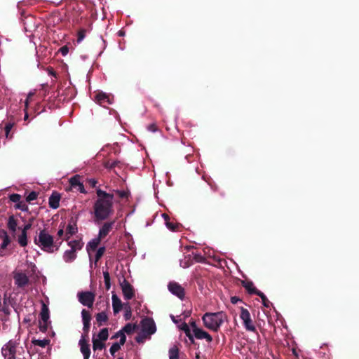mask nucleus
Masks as SVG:
<instances>
[{
	"instance_id": "nucleus-1",
	"label": "nucleus",
	"mask_w": 359,
	"mask_h": 359,
	"mask_svg": "<svg viewBox=\"0 0 359 359\" xmlns=\"http://www.w3.org/2000/svg\"><path fill=\"white\" fill-rule=\"evenodd\" d=\"M97 198L93 205L95 222L107 219L114 212V195L100 189L96 190Z\"/></svg>"
},
{
	"instance_id": "nucleus-2",
	"label": "nucleus",
	"mask_w": 359,
	"mask_h": 359,
	"mask_svg": "<svg viewBox=\"0 0 359 359\" xmlns=\"http://www.w3.org/2000/svg\"><path fill=\"white\" fill-rule=\"evenodd\" d=\"M226 319V314L223 311L207 312L202 316L204 326L210 331L215 332H218Z\"/></svg>"
},
{
	"instance_id": "nucleus-3",
	"label": "nucleus",
	"mask_w": 359,
	"mask_h": 359,
	"mask_svg": "<svg viewBox=\"0 0 359 359\" xmlns=\"http://www.w3.org/2000/svg\"><path fill=\"white\" fill-rule=\"evenodd\" d=\"M34 242L41 250L48 253H53L58 249L54 245L53 237L46 230L40 231L34 237Z\"/></svg>"
},
{
	"instance_id": "nucleus-4",
	"label": "nucleus",
	"mask_w": 359,
	"mask_h": 359,
	"mask_svg": "<svg viewBox=\"0 0 359 359\" xmlns=\"http://www.w3.org/2000/svg\"><path fill=\"white\" fill-rule=\"evenodd\" d=\"M27 264L29 269L27 272L22 270H15L13 272L14 283L18 288L27 286L29 283V276L36 273V265L32 262H27Z\"/></svg>"
},
{
	"instance_id": "nucleus-5",
	"label": "nucleus",
	"mask_w": 359,
	"mask_h": 359,
	"mask_svg": "<svg viewBox=\"0 0 359 359\" xmlns=\"http://www.w3.org/2000/svg\"><path fill=\"white\" fill-rule=\"evenodd\" d=\"M20 336L17 334L15 339L9 340L1 348V354L4 359H15L17 354H20V351H23V348L20 346Z\"/></svg>"
},
{
	"instance_id": "nucleus-6",
	"label": "nucleus",
	"mask_w": 359,
	"mask_h": 359,
	"mask_svg": "<svg viewBox=\"0 0 359 359\" xmlns=\"http://www.w3.org/2000/svg\"><path fill=\"white\" fill-rule=\"evenodd\" d=\"M141 326L142 337L139 336L136 338V341L139 343L142 341V337L151 336L156 331V324L151 318H147L142 320Z\"/></svg>"
},
{
	"instance_id": "nucleus-7",
	"label": "nucleus",
	"mask_w": 359,
	"mask_h": 359,
	"mask_svg": "<svg viewBox=\"0 0 359 359\" xmlns=\"http://www.w3.org/2000/svg\"><path fill=\"white\" fill-rule=\"evenodd\" d=\"M240 318L243 322V326L247 331L256 332V327L251 318L250 313L247 309L242 307L241 309Z\"/></svg>"
},
{
	"instance_id": "nucleus-8",
	"label": "nucleus",
	"mask_w": 359,
	"mask_h": 359,
	"mask_svg": "<svg viewBox=\"0 0 359 359\" xmlns=\"http://www.w3.org/2000/svg\"><path fill=\"white\" fill-rule=\"evenodd\" d=\"M79 302L83 306L91 308L95 301V294L92 292H79L77 294Z\"/></svg>"
},
{
	"instance_id": "nucleus-9",
	"label": "nucleus",
	"mask_w": 359,
	"mask_h": 359,
	"mask_svg": "<svg viewBox=\"0 0 359 359\" xmlns=\"http://www.w3.org/2000/svg\"><path fill=\"white\" fill-rule=\"evenodd\" d=\"M120 286L126 300L131 299L135 295V291L133 286L125 279L119 280Z\"/></svg>"
},
{
	"instance_id": "nucleus-10",
	"label": "nucleus",
	"mask_w": 359,
	"mask_h": 359,
	"mask_svg": "<svg viewBox=\"0 0 359 359\" xmlns=\"http://www.w3.org/2000/svg\"><path fill=\"white\" fill-rule=\"evenodd\" d=\"M193 327V333L195 337L198 339H205L208 342L212 341V337L206 331L196 327L195 323L191 324Z\"/></svg>"
},
{
	"instance_id": "nucleus-11",
	"label": "nucleus",
	"mask_w": 359,
	"mask_h": 359,
	"mask_svg": "<svg viewBox=\"0 0 359 359\" xmlns=\"http://www.w3.org/2000/svg\"><path fill=\"white\" fill-rule=\"evenodd\" d=\"M102 238L97 235V237L92 239L86 245V250L90 258V265L92 266V260H93V255L94 252L96 250L97 246L100 243Z\"/></svg>"
},
{
	"instance_id": "nucleus-12",
	"label": "nucleus",
	"mask_w": 359,
	"mask_h": 359,
	"mask_svg": "<svg viewBox=\"0 0 359 359\" xmlns=\"http://www.w3.org/2000/svg\"><path fill=\"white\" fill-rule=\"evenodd\" d=\"M169 291L174 295L182 299L184 297V288L176 282H170L168 285Z\"/></svg>"
},
{
	"instance_id": "nucleus-13",
	"label": "nucleus",
	"mask_w": 359,
	"mask_h": 359,
	"mask_svg": "<svg viewBox=\"0 0 359 359\" xmlns=\"http://www.w3.org/2000/svg\"><path fill=\"white\" fill-rule=\"evenodd\" d=\"M95 102L103 107L111 104L113 102V97L105 93H98L95 96Z\"/></svg>"
},
{
	"instance_id": "nucleus-14",
	"label": "nucleus",
	"mask_w": 359,
	"mask_h": 359,
	"mask_svg": "<svg viewBox=\"0 0 359 359\" xmlns=\"http://www.w3.org/2000/svg\"><path fill=\"white\" fill-rule=\"evenodd\" d=\"M71 188L81 193H85L86 190L83 183L81 182V177L76 175L71 177L69 180Z\"/></svg>"
},
{
	"instance_id": "nucleus-15",
	"label": "nucleus",
	"mask_w": 359,
	"mask_h": 359,
	"mask_svg": "<svg viewBox=\"0 0 359 359\" xmlns=\"http://www.w3.org/2000/svg\"><path fill=\"white\" fill-rule=\"evenodd\" d=\"M114 224L115 221L104 222L99 229L98 236H100V238H105L113 229Z\"/></svg>"
},
{
	"instance_id": "nucleus-16",
	"label": "nucleus",
	"mask_w": 359,
	"mask_h": 359,
	"mask_svg": "<svg viewBox=\"0 0 359 359\" xmlns=\"http://www.w3.org/2000/svg\"><path fill=\"white\" fill-rule=\"evenodd\" d=\"M111 301L113 312L116 315L124 307V304L121 302L120 298L115 293L112 294Z\"/></svg>"
},
{
	"instance_id": "nucleus-17",
	"label": "nucleus",
	"mask_w": 359,
	"mask_h": 359,
	"mask_svg": "<svg viewBox=\"0 0 359 359\" xmlns=\"http://www.w3.org/2000/svg\"><path fill=\"white\" fill-rule=\"evenodd\" d=\"M40 317H41V320L43 323V325L41 326V328L43 327L44 330H46L48 325L50 323V321H49L50 316H49L48 308L44 304H43V305H42L41 311L40 313Z\"/></svg>"
},
{
	"instance_id": "nucleus-18",
	"label": "nucleus",
	"mask_w": 359,
	"mask_h": 359,
	"mask_svg": "<svg viewBox=\"0 0 359 359\" xmlns=\"http://www.w3.org/2000/svg\"><path fill=\"white\" fill-rule=\"evenodd\" d=\"M79 345L83 359H89L90 355V349L88 344L83 339H81L79 340Z\"/></svg>"
},
{
	"instance_id": "nucleus-19",
	"label": "nucleus",
	"mask_w": 359,
	"mask_h": 359,
	"mask_svg": "<svg viewBox=\"0 0 359 359\" xmlns=\"http://www.w3.org/2000/svg\"><path fill=\"white\" fill-rule=\"evenodd\" d=\"M68 245L70 248L69 250L76 253L78 251L81 250L83 246V243L81 239L73 240L68 242Z\"/></svg>"
},
{
	"instance_id": "nucleus-20",
	"label": "nucleus",
	"mask_w": 359,
	"mask_h": 359,
	"mask_svg": "<svg viewBox=\"0 0 359 359\" xmlns=\"http://www.w3.org/2000/svg\"><path fill=\"white\" fill-rule=\"evenodd\" d=\"M77 231H78V229H77V226H76V223L74 222H70L68 224L67 227L66 229L65 239L68 240L69 236L74 235L75 233H77Z\"/></svg>"
},
{
	"instance_id": "nucleus-21",
	"label": "nucleus",
	"mask_w": 359,
	"mask_h": 359,
	"mask_svg": "<svg viewBox=\"0 0 359 359\" xmlns=\"http://www.w3.org/2000/svg\"><path fill=\"white\" fill-rule=\"evenodd\" d=\"M76 253L69 249L65 251L62 259L66 263H71L76 259Z\"/></svg>"
},
{
	"instance_id": "nucleus-22",
	"label": "nucleus",
	"mask_w": 359,
	"mask_h": 359,
	"mask_svg": "<svg viewBox=\"0 0 359 359\" xmlns=\"http://www.w3.org/2000/svg\"><path fill=\"white\" fill-rule=\"evenodd\" d=\"M0 238L2 239V243L0 245V248L1 249L4 250L7 248L11 242L10 238L6 231L2 230L0 231Z\"/></svg>"
},
{
	"instance_id": "nucleus-23",
	"label": "nucleus",
	"mask_w": 359,
	"mask_h": 359,
	"mask_svg": "<svg viewBox=\"0 0 359 359\" xmlns=\"http://www.w3.org/2000/svg\"><path fill=\"white\" fill-rule=\"evenodd\" d=\"M60 203V196L59 195H51L49 198V205L53 209H57L59 207Z\"/></svg>"
},
{
	"instance_id": "nucleus-24",
	"label": "nucleus",
	"mask_w": 359,
	"mask_h": 359,
	"mask_svg": "<svg viewBox=\"0 0 359 359\" xmlns=\"http://www.w3.org/2000/svg\"><path fill=\"white\" fill-rule=\"evenodd\" d=\"M7 225L8 228L11 231H12L13 233L15 232L18 224L15 219L13 215L9 217Z\"/></svg>"
},
{
	"instance_id": "nucleus-25",
	"label": "nucleus",
	"mask_w": 359,
	"mask_h": 359,
	"mask_svg": "<svg viewBox=\"0 0 359 359\" xmlns=\"http://www.w3.org/2000/svg\"><path fill=\"white\" fill-rule=\"evenodd\" d=\"M243 285L250 294H255V292H257V289L255 287L254 284L250 281H243Z\"/></svg>"
},
{
	"instance_id": "nucleus-26",
	"label": "nucleus",
	"mask_w": 359,
	"mask_h": 359,
	"mask_svg": "<svg viewBox=\"0 0 359 359\" xmlns=\"http://www.w3.org/2000/svg\"><path fill=\"white\" fill-rule=\"evenodd\" d=\"M105 252V247H100L98 249H96L95 252V257H94V262L95 264L98 262V260L102 257L103 254Z\"/></svg>"
},
{
	"instance_id": "nucleus-27",
	"label": "nucleus",
	"mask_w": 359,
	"mask_h": 359,
	"mask_svg": "<svg viewBox=\"0 0 359 359\" xmlns=\"http://www.w3.org/2000/svg\"><path fill=\"white\" fill-rule=\"evenodd\" d=\"M108 319L107 315L105 312H100L96 315V320L100 325L105 323Z\"/></svg>"
},
{
	"instance_id": "nucleus-28",
	"label": "nucleus",
	"mask_w": 359,
	"mask_h": 359,
	"mask_svg": "<svg viewBox=\"0 0 359 359\" xmlns=\"http://www.w3.org/2000/svg\"><path fill=\"white\" fill-rule=\"evenodd\" d=\"M104 347V344L102 341L97 339H93V348L94 350H102Z\"/></svg>"
},
{
	"instance_id": "nucleus-29",
	"label": "nucleus",
	"mask_w": 359,
	"mask_h": 359,
	"mask_svg": "<svg viewBox=\"0 0 359 359\" xmlns=\"http://www.w3.org/2000/svg\"><path fill=\"white\" fill-rule=\"evenodd\" d=\"M124 318L126 320H129L132 316L131 307L129 303L124 304Z\"/></svg>"
},
{
	"instance_id": "nucleus-30",
	"label": "nucleus",
	"mask_w": 359,
	"mask_h": 359,
	"mask_svg": "<svg viewBox=\"0 0 359 359\" xmlns=\"http://www.w3.org/2000/svg\"><path fill=\"white\" fill-rule=\"evenodd\" d=\"M18 242L22 247H25L27 245V233H21L18 236Z\"/></svg>"
},
{
	"instance_id": "nucleus-31",
	"label": "nucleus",
	"mask_w": 359,
	"mask_h": 359,
	"mask_svg": "<svg viewBox=\"0 0 359 359\" xmlns=\"http://www.w3.org/2000/svg\"><path fill=\"white\" fill-rule=\"evenodd\" d=\"M109 333L108 330L107 328L102 329L98 334H97V339H100L101 341H106L108 338Z\"/></svg>"
},
{
	"instance_id": "nucleus-32",
	"label": "nucleus",
	"mask_w": 359,
	"mask_h": 359,
	"mask_svg": "<svg viewBox=\"0 0 359 359\" xmlns=\"http://www.w3.org/2000/svg\"><path fill=\"white\" fill-rule=\"evenodd\" d=\"M170 359H179V350L176 346L172 347L169 350Z\"/></svg>"
},
{
	"instance_id": "nucleus-33",
	"label": "nucleus",
	"mask_w": 359,
	"mask_h": 359,
	"mask_svg": "<svg viewBox=\"0 0 359 359\" xmlns=\"http://www.w3.org/2000/svg\"><path fill=\"white\" fill-rule=\"evenodd\" d=\"M103 277L106 289L109 290L111 287L110 276L107 271H103Z\"/></svg>"
},
{
	"instance_id": "nucleus-34",
	"label": "nucleus",
	"mask_w": 359,
	"mask_h": 359,
	"mask_svg": "<svg viewBox=\"0 0 359 359\" xmlns=\"http://www.w3.org/2000/svg\"><path fill=\"white\" fill-rule=\"evenodd\" d=\"M121 348V344H119L118 342H115L114 343L110 348H109V351H110V353L112 355H114V354L118 351Z\"/></svg>"
},
{
	"instance_id": "nucleus-35",
	"label": "nucleus",
	"mask_w": 359,
	"mask_h": 359,
	"mask_svg": "<svg viewBox=\"0 0 359 359\" xmlns=\"http://www.w3.org/2000/svg\"><path fill=\"white\" fill-rule=\"evenodd\" d=\"M81 316L83 322H90L91 320L90 314L88 311L85 309H83L81 311Z\"/></svg>"
},
{
	"instance_id": "nucleus-36",
	"label": "nucleus",
	"mask_w": 359,
	"mask_h": 359,
	"mask_svg": "<svg viewBox=\"0 0 359 359\" xmlns=\"http://www.w3.org/2000/svg\"><path fill=\"white\" fill-rule=\"evenodd\" d=\"M135 327H136L135 325H132L130 323H128L127 325H126L124 326V327L123 328V332H125L128 334H130L135 330Z\"/></svg>"
},
{
	"instance_id": "nucleus-37",
	"label": "nucleus",
	"mask_w": 359,
	"mask_h": 359,
	"mask_svg": "<svg viewBox=\"0 0 359 359\" xmlns=\"http://www.w3.org/2000/svg\"><path fill=\"white\" fill-rule=\"evenodd\" d=\"M165 224L166 226V227L172 231H177L178 226H179V224H173L172 222H170V221L167 222H165Z\"/></svg>"
},
{
	"instance_id": "nucleus-38",
	"label": "nucleus",
	"mask_w": 359,
	"mask_h": 359,
	"mask_svg": "<svg viewBox=\"0 0 359 359\" xmlns=\"http://www.w3.org/2000/svg\"><path fill=\"white\" fill-rule=\"evenodd\" d=\"M116 337H120V341L118 343L119 344H121V346L122 345H123L125 344V342H126V337L124 334V333L122 332L121 331H119L118 333H116Z\"/></svg>"
},
{
	"instance_id": "nucleus-39",
	"label": "nucleus",
	"mask_w": 359,
	"mask_h": 359,
	"mask_svg": "<svg viewBox=\"0 0 359 359\" xmlns=\"http://www.w3.org/2000/svg\"><path fill=\"white\" fill-rule=\"evenodd\" d=\"M21 196L18 194H13L9 196V199L13 203L20 202Z\"/></svg>"
},
{
	"instance_id": "nucleus-40",
	"label": "nucleus",
	"mask_w": 359,
	"mask_h": 359,
	"mask_svg": "<svg viewBox=\"0 0 359 359\" xmlns=\"http://www.w3.org/2000/svg\"><path fill=\"white\" fill-rule=\"evenodd\" d=\"M35 94V90H32V91H30L28 95H27V97L25 102V110L26 111L27 107H28V105H29V99Z\"/></svg>"
},
{
	"instance_id": "nucleus-41",
	"label": "nucleus",
	"mask_w": 359,
	"mask_h": 359,
	"mask_svg": "<svg viewBox=\"0 0 359 359\" xmlns=\"http://www.w3.org/2000/svg\"><path fill=\"white\" fill-rule=\"evenodd\" d=\"M147 130L151 133H156L158 131V128L156 123H151L147 126Z\"/></svg>"
},
{
	"instance_id": "nucleus-42",
	"label": "nucleus",
	"mask_w": 359,
	"mask_h": 359,
	"mask_svg": "<svg viewBox=\"0 0 359 359\" xmlns=\"http://www.w3.org/2000/svg\"><path fill=\"white\" fill-rule=\"evenodd\" d=\"M37 198V194L36 192L34 191H32L31 193L29 194V195L27 196V201H32L35 199H36Z\"/></svg>"
},
{
	"instance_id": "nucleus-43",
	"label": "nucleus",
	"mask_w": 359,
	"mask_h": 359,
	"mask_svg": "<svg viewBox=\"0 0 359 359\" xmlns=\"http://www.w3.org/2000/svg\"><path fill=\"white\" fill-rule=\"evenodd\" d=\"M13 123H8L6 124L5 126V133H6V137H8V134L10 133V131L11 130L12 128H13Z\"/></svg>"
},
{
	"instance_id": "nucleus-44",
	"label": "nucleus",
	"mask_w": 359,
	"mask_h": 359,
	"mask_svg": "<svg viewBox=\"0 0 359 359\" xmlns=\"http://www.w3.org/2000/svg\"><path fill=\"white\" fill-rule=\"evenodd\" d=\"M60 52L61 53V54L63 55V56H65L68 54L69 53V48L66 46H62L60 48Z\"/></svg>"
},
{
	"instance_id": "nucleus-45",
	"label": "nucleus",
	"mask_w": 359,
	"mask_h": 359,
	"mask_svg": "<svg viewBox=\"0 0 359 359\" xmlns=\"http://www.w3.org/2000/svg\"><path fill=\"white\" fill-rule=\"evenodd\" d=\"M181 330H184L185 332L189 331V326L185 322H182L180 325Z\"/></svg>"
},
{
	"instance_id": "nucleus-46",
	"label": "nucleus",
	"mask_w": 359,
	"mask_h": 359,
	"mask_svg": "<svg viewBox=\"0 0 359 359\" xmlns=\"http://www.w3.org/2000/svg\"><path fill=\"white\" fill-rule=\"evenodd\" d=\"M256 294H257L259 297H261L262 302L267 301L266 297L264 295V294L259 290H257V292H255Z\"/></svg>"
},
{
	"instance_id": "nucleus-47",
	"label": "nucleus",
	"mask_w": 359,
	"mask_h": 359,
	"mask_svg": "<svg viewBox=\"0 0 359 359\" xmlns=\"http://www.w3.org/2000/svg\"><path fill=\"white\" fill-rule=\"evenodd\" d=\"M48 344V341L46 339L43 340H38L36 344L40 346L41 347H45Z\"/></svg>"
},
{
	"instance_id": "nucleus-48",
	"label": "nucleus",
	"mask_w": 359,
	"mask_h": 359,
	"mask_svg": "<svg viewBox=\"0 0 359 359\" xmlns=\"http://www.w3.org/2000/svg\"><path fill=\"white\" fill-rule=\"evenodd\" d=\"M116 193L121 198H126L128 196V193L124 191H116Z\"/></svg>"
},
{
	"instance_id": "nucleus-49",
	"label": "nucleus",
	"mask_w": 359,
	"mask_h": 359,
	"mask_svg": "<svg viewBox=\"0 0 359 359\" xmlns=\"http://www.w3.org/2000/svg\"><path fill=\"white\" fill-rule=\"evenodd\" d=\"M84 37H85V34H84L83 32H80L79 33V36H78V39H77L78 43H81L83 40Z\"/></svg>"
},
{
	"instance_id": "nucleus-50",
	"label": "nucleus",
	"mask_w": 359,
	"mask_h": 359,
	"mask_svg": "<svg viewBox=\"0 0 359 359\" xmlns=\"http://www.w3.org/2000/svg\"><path fill=\"white\" fill-rule=\"evenodd\" d=\"M83 330L85 332H88L90 327V322H83Z\"/></svg>"
},
{
	"instance_id": "nucleus-51",
	"label": "nucleus",
	"mask_w": 359,
	"mask_h": 359,
	"mask_svg": "<svg viewBox=\"0 0 359 359\" xmlns=\"http://www.w3.org/2000/svg\"><path fill=\"white\" fill-rule=\"evenodd\" d=\"M31 228V224H27L26 225L24 226L22 230V233H27V231Z\"/></svg>"
},
{
	"instance_id": "nucleus-52",
	"label": "nucleus",
	"mask_w": 359,
	"mask_h": 359,
	"mask_svg": "<svg viewBox=\"0 0 359 359\" xmlns=\"http://www.w3.org/2000/svg\"><path fill=\"white\" fill-rule=\"evenodd\" d=\"M63 234H64V225L62 227H60V229L57 231V236L59 237L62 236Z\"/></svg>"
},
{
	"instance_id": "nucleus-53",
	"label": "nucleus",
	"mask_w": 359,
	"mask_h": 359,
	"mask_svg": "<svg viewBox=\"0 0 359 359\" xmlns=\"http://www.w3.org/2000/svg\"><path fill=\"white\" fill-rule=\"evenodd\" d=\"M180 266L182 268H187L189 266V264H188L187 262L180 261Z\"/></svg>"
},
{
	"instance_id": "nucleus-54",
	"label": "nucleus",
	"mask_w": 359,
	"mask_h": 359,
	"mask_svg": "<svg viewBox=\"0 0 359 359\" xmlns=\"http://www.w3.org/2000/svg\"><path fill=\"white\" fill-rule=\"evenodd\" d=\"M161 216H162V217L164 219L165 222H168V221H169V219H170V218H169V216H168L167 214L163 213V214H162V215H161Z\"/></svg>"
},
{
	"instance_id": "nucleus-55",
	"label": "nucleus",
	"mask_w": 359,
	"mask_h": 359,
	"mask_svg": "<svg viewBox=\"0 0 359 359\" xmlns=\"http://www.w3.org/2000/svg\"><path fill=\"white\" fill-rule=\"evenodd\" d=\"M89 182L90 184L93 186V187H95L96 184H97V181L95 180V179H90L89 180Z\"/></svg>"
},
{
	"instance_id": "nucleus-56",
	"label": "nucleus",
	"mask_w": 359,
	"mask_h": 359,
	"mask_svg": "<svg viewBox=\"0 0 359 359\" xmlns=\"http://www.w3.org/2000/svg\"><path fill=\"white\" fill-rule=\"evenodd\" d=\"M263 303V305L265 306V307H269V304L270 302L267 300V301H264V302H262Z\"/></svg>"
},
{
	"instance_id": "nucleus-57",
	"label": "nucleus",
	"mask_w": 359,
	"mask_h": 359,
	"mask_svg": "<svg viewBox=\"0 0 359 359\" xmlns=\"http://www.w3.org/2000/svg\"><path fill=\"white\" fill-rule=\"evenodd\" d=\"M238 301V299L236 297H233L231 298V302L233 304H236Z\"/></svg>"
},
{
	"instance_id": "nucleus-58",
	"label": "nucleus",
	"mask_w": 359,
	"mask_h": 359,
	"mask_svg": "<svg viewBox=\"0 0 359 359\" xmlns=\"http://www.w3.org/2000/svg\"><path fill=\"white\" fill-rule=\"evenodd\" d=\"M118 36H124V32H122V31H119V32H118Z\"/></svg>"
},
{
	"instance_id": "nucleus-59",
	"label": "nucleus",
	"mask_w": 359,
	"mask_h": 359,
	"mask_svg": "<svg viewBox=\"0 0 359 359\" xmlns=\"http://www.w3.org/2000/svg\"><path fill=\"white\" fill-rule=\"evenodd\" d=\"M170 317H171V318H172V320L173 323H177V320L175 319V318L173 316H171Z\"/></svg>"
},
{
	"instance_id": "nucleus-60",
	"label": "nucleus",
	"mask_w": 359,
	"mask_h": 359,
	"mask_svg": "<svg viewBox=\"0 0 359 359\" xmlns=\"http://www.w3.org/2000/svg\"><path fill=\"white\" fill-rule=\"evenodd\" d=\"M28 118V114L27 111H25V116H24V119L25 120H27Z\"/></svg>"
},
{
	"instance_id": "nucleus-61",
	"label": "nucleus",
	"mask_w": 359,
	"mask_h": 359,
	"mask_svg": "<svg viewBox=\"0 0 359 359\" xmlns=\"http://www.w3.org/2000/svg\"><path fill=\"white\" fill-rule=\"evenodd\" d=\"M49 74L53 75V76H55V72H53L52 70H49Z\"/></svg>"
},
{
	"instance_id": "nucleus-62",
	"label": "nucleus",
	"mask_w": 359,
	"mask_h": 359,
	"mask_svg": "<svg viewBox=\"0 0 359 359\" xmlns=\"http://www.w3.org/2000/svg\"><path fill=\"white\" fill-rule=\"evenodd\" d=\"M16 208H18V209H20L22 210H24V209L22 208H21L20 205H17Z\"/></svg>"
},
{
	"instance_id": "nucleus-63",
	"label": "nucleus",
	"mask_w": 359,
	"mask_h": 359,
	"mask_svg": "<svg viewBox=\"0 0 359 359\" xmlns=\"http://www.w3.org/2000/svg\"><path fill=\"white\" fill-rule=\"evenodd\" d=\"M196 359H200V357H199V355L197 354L196 356Z\"/></svg>"
},
{
	"instance_id": "nucleus-64",
	"label": "nucleus",
	"mask_w": 359,
	"mask_h": 359,
	"mask_svg": "<svg viewBox=\"0 0 359 359\" xmlns=\"http://www.w3.org/2000/svg\"><path fill=\"white\" fill-rule=\"evenodd\" d=\"M115 164H116V163H115V162H114V163H113L111 165V167H114V166H115Z\"/></svg>"
}]
</instances>
